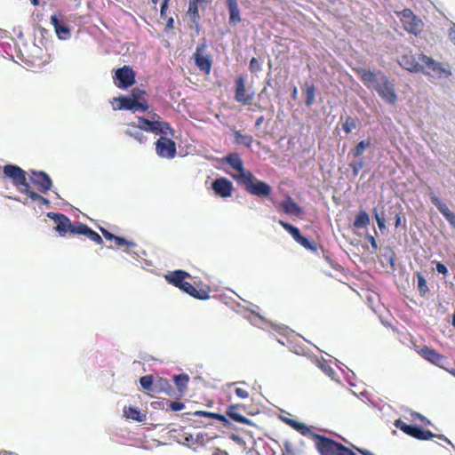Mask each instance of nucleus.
Listing matches in <instances>:
<instances>
[{
	"instance_id": "nucleus-11",
	"label": "nucleus",
	"mask_w": 455,
	"mask_h": 455,
	"mask_svg": "<svg viewBox=\"0 0 455 455\" xmlns=\"http://www.w3.org/2000/svg\"><path fill=\"white\" fill-rule=\"evenodd\" d=\"M278 223L293 237V239L299 243L300 245L313 251H316L317 245L316 243L310 242L307 238L301 235L300 231L298 228L292 226L291 224L280 220Z\"/></svg>"
},
{
	"instance_id": "nucleus-50",
	"label": "nucleus",
	"mask_w": 455,
	"mask_h": 455,
	"mask_svg": "<svg viewBox=\"0 0 455 455\" xmlns=\"http://www.w3.org/2000/svg\"><path fill=\"white\" fill-rule=\"evenodd\" d=\"M412 418L413 419H419L421 423H423L424 425H429L430 424V420H428L426 417H424L423 415L418 413V412H414L412 414Z\"/></svg>"
},
{
	"instance_id": "nucleus-24",
	"label": "nucleus",
	"mask_w": 455,
	"mask_h": 455,
	"mask_svg": "<svg viewBox=\"0 0 455 455\" xmlns=\"http://www.w3.org/2000/svg\"><path fill=\"white\" fill-rule=\"evenodd\" d=\"M226 4L229 12V24L236 25L241 22L242 19L237 0H226Z\"/></svg>"
},
{
	"instance_id": "nucleus-62",
	"label": "nucleus",
	"mask_w": 455,
	"mask_h": 455,
	"mask_svg": "<svg viewBox=\"0 0 455 455\" xmlns=\"http://www.w3.org/2000/svg\"><path fill=\"white\" fill-rule=\"evenodd\" d=\"M263 122H264V116H259V117L256 120V122H255V127H256V128L259 127Z\"/></svg>"
},
{
	"instance_id": "nucleus-48",
	"label": "nucleus",
	"mask_w": 455,
	"mask_h": 455,
	"mask_svg": "<svg viewBox=\"0 0 455 455\" xmlns=\"http://www.w3.org/2000/svg\"><path fill=\"white\" fill-rule=\"evenodd\" d=\"M435 268H436V271L442 275H446L448 274V268L446 267V266L441 262H435Z\"/></svg>"
},
{
	"instance_id": "nucleus-43",
	"label": "nucleus",
	"mask_w": 455,
	"mask_h": 455,
	"mask_svg": "<svg viewBox=\"0 0 455 455\" xmlns=\"http://www.w3.org/2000/svg\"><path fill=\"white\" fill-rule=\"evenodd\" d=\"M250 70L251 73H257L261 70V66L259 60L256 58H251L250 60Z\"/></svg>"
},
{
	"instance_id": "nucleus-57",
	"label": "nucleus",
	"mask_w": 455,
	"mask_h": 455,
	"mask_svg": "<svg viewBox=\"0 0 455 455\" xmlns=\"http://www.w3.org/2000/svg\"><path fill=\"white\" fill-rule=\"evenodd\" d=\"M283 421L288 424L290 427H291L293 428V426H295L297 420L293 419H290V418H284L283 419Z\"/></svg>"
},
{
	"instance_id": "nucleus-8",
	"label": "nucleus",
	"mask_w": 455,
	"mask_h": 455,
	"mask_svg": "<svg viewBox=\"0 0 455 455\" xmlns=\"http://www.w3.org/2000/svg\"><path fill=\"white\" fill-rule=\"evenodd\" d=\"M419 60L424 66V71L422 72L427 75L437 77L449 76L451 75V72L444 68L441 63L425 54H419Z\"/></svg>"
},
{
	"instance_id": "nucleus-22",
	"label": "nucleus",
	"mask_w": 455,
	"mask_h": 455,
	"mask_svg": "<svg viewBox=\"0 0 455 455\" xmlns=\"http://www.w3.org/2000/svg\"><path fill=\"white\" fill-rule=\"evenodd\" d=\"M188 277H190V275L184 270H175L165 275L166 281L179 289L182 287Z\"/></svg>"
},
{
	"instance_id": "nucleus-40",
	"label": "nucleus",
	"mask_w": 455,
	"mask_h": 455,
	"mask_svg": "<svg viewBox=\"0 0 455 455\" xmlns=\"http://www.w3.org/2000/svg\"><path fill=\"white\" fill-rule=\"evenodd\" d=\"M159 125L161 126L164 132H162V136L167 137V135H170L172 137L174 136V129L171 126V124L168 122L161 121L159 119Z\"/></svg>"
},
{
	"instance_id": "nucleus-14",
	"label": "nucleus",
	"mask_w": 455,
	"mask_h": 455,
	"mask_svg": "<svg viewBox=\"0 0 455 455\" xmlns=\"http://www.w3.org/2000/svg\"><path fill=\"white\" fill-rule=\"evenodd\" d=\"M30 180L43 194L47 193L52 186L49 175L42 171H31Z\"/></svg>"
},
{
	"instance_id": "nucleus-29",
	"label": "nucleus",
	"mask_w": 455,
	"mask_h": 455,
	"mask_svg": "<svg viewBox=\"0 0 455 455\" xmlns=\"http://www.w3.org/2000/svg\"><path fill=\"white\" fill-rule=\"evenodd\" d=\"M235 142L251 148L253 142V137L250 134H243L240 131L234 132Z\"/></svg>"
},
{
	"instance_id": "nucleus-9",
	"label": "nucleus",
	"mask_w": 455,
	"mask_h": 455,
	"mask_svg": "<svg viewBox=\"0 0 455 455\" xmlns=\"http://www.w3.org/2000/svg\"><path fill=\"white\" fill-rule=\"evenodd\" d=\"M156 152L162 158L172 159L177 154L176 143L172 139L161 136L156 141Z\"/></svg>"
},
{
	"instance_id": "nucleus-47",
	"label": "nucleus",
	"mask_w": 455,
	"mask_h": 455,
	"mask_svg": "<svg viewBox=\"0 0 455 455\" xmlns=\"http://www.w3.org/2000/svg\"><path fill=\"white\" fill-rule=\"evenodd\" d=\"M169 406H170L171 410L173 411H181L185 407L183 403L177 402V401L171 402Z\"/></svg>"
},
{
	"instance_id": "nucleus-30",
	"label": "nucleus",
	"mask_w": 455,
	"mask_h": 455,
	"mask_svg": "<svg viewBox=\"0 0 455 455\" xmlns=\"http://www.w3.org/2000/svg\"><path fill=\"white\" fill-rule=\"evenodd\" d=\"M370 223L369 214L365 211L360 212L355 217L353 226L356 229L365 228Z\"/></svg>"
},
{
	"instance_id": "nucleus-17",
	"label": "nucleus",
	"mask_w": 455,
	"mask_h": 455,
	"mask_svg": "<svg viewBox=\"0 0 455 455\" xmlns=\"http://www.w3.org/2000/svg\"><path fill=\"white\" fill-rule=\"evenodd\" d=\"M401 67L405 68L410 72H420L424 71V66L421 61L419 60V55L415 56L412 53L403 54L400 57L398 60Z\"/></svg>"
},
{
	"instance_id": "nucleus-51",
	"label": "nucleus",
	"mask_w": 455,
	"mask_h": 455,
	"mask_svg": "<svg viewBox=\"0 0 455 455\" xmlns=\"http://www.w3.org/2000/svg\"><path fill=\"white\" fill-rule=\"evenodd\" d=\"M282 455H294L291 444L289 442L284 443V449Z\"/></svg>"
},
{
	"instance_id": "nucleus-35",
	"label": "nucleus",
	"mask_w": 455,
	"mask_h": 455,
	"mask_svg": "<svg viewBox=\"0 0 455 455\" xmlns=\"http://www.w3.org/2000/svg\"><path fill=\"white\" fill-rule=\"evenodd\" d=\"M141 387L149 392H155L156 387L154 385V378L152 375H145L140 379Z\"/></svg>"
},
{
	"instance_id": "nucleus-45",
	"label": "nucleus",
	"mask_w": 455,
	"mask_h": 455,
	"mask_svg": "<svg viewBox=\"0 0 455 455\" xmlns=\"http://www.w3.org/2000/svg\"><path fill=\"white\" fill-rule=\"evenodd\" d=\"M115 243H116V245L117 247H122V246H124V245H128V246H134L135 245L133 243L128 242L124 238L120 237V236H116V237Z\"/></svg>"
},
{
	"instance_id": "nucleus-18",
	"label": "nucleus",
	"mask_w": 455,
	"mask_h": 455,
	"mask_svg": "<svg viewBox=\"0 0 455 455\" xmlns=\"http://www.w3.org/2000/svg\"><path fill=\"white\" fill-rule=\"evenodd\" d=\"M204 45L198 46L194 53V59L196 65L198 68L204 71L205 74H210L212 69V60L209 56L202 53Z\"/></svg>"
},
{
	"instance_id": "nucleus-56",
	"label": "nucleus",
	"mask_w": 455,
	"mask_h": 455,
	"mask_svg": "<svg viewBox=\"0 0 455 455\" xmlns=\"http://www.w3.org/2000/svg\"><path fill=\"white\" fill-rule=\"evenodd\" d=\"M165 20H166V28H168V29L172 28H173V24H174L173 18L172 17H169V18L166 17Z\"/></svg>"
},
{
	"instance_id": "nucleus-63",
	"label": "nucleus",
	"mask_w": 455,
	"mask_h": 455,
	"mask_svg": "<svg viewBox=\"0 0 455 455\" xmlns=\"http://www.w3.org/2000/svg\"><path fill=\"white\" fill-rule=\"evenodd\" d=\"M158 383L161 387H164V385L167 386L169 388H171L168 381L166 379H158Z\"/></svg>"
},
{
	"instance_id": "nucleus-58",
	"label": "nucleus",
	"mask_w": 455,
	"mask_h": 455,
	"mask_svg": "<svg viewBox=\"0 0 455 455\" xmlns=\"http://www.w3.org/2000/svg\"><path fill=\"white\" fill-rule=\"evenodd\" d=\"M283 421L288 424L290 427H291L293 428V426H295L297 420L293 419H290V418H284L283 419Z\"/></svg>"
},
{
	"instance_id": "nucleus-23",
	"label": "nucleus",
	"mask_w": 455,
	"mask_h": 455,
	"mask_svg": "<svg viewBox=\"0 0 455 455\" xmlns=\"http://www.w3.org/2000/svg\"><path fill=\"white\" fill-rule=\"evenodd\" d=\"M183 291L187 292L190 296L198 299H207L210 298L209 296V290L205 289H200L197 290L196 287H194L190 283L185 282V283L180 288Z\"/></svg>"
},
{
	"instance_id": "nucleus-49",
	"label": "nucleus",
	"mask_w": 455,
	"mask_h": 455,
	"mask_svg": "<svg viewBox=\"0 0 455 455\" xmlns=\"http://www.w3.org/2000/svg\"><path fill=\"white\" fill-rule=\"evenodd\" d=\"M132 138L135 139L140 143H144L147 140L146 136L141 132V131L132 134Z\"/></svg>"
},
{
	"instance_id": "nucleus-64",
	"label": "nucleus",
	"mask_w": 455,
	"mask_h": 455,
	"mask_svg": "<svg viewBox=\"0 0 455 455\" xmlns=\"http://www.w3.org/2000/svg\"><path fill=\"white\" fill-rule=\"evenodd\" d=\"M185 441L187 442V445L190 446V445H191L190 442H192V441H193V437H192V435H190L189 436H187V437L185 438Z\"/></svg>"
},
{
	"instance_id": "nucleus-61",
	"label": "nucleus",
	"mask_w": 455,
	"mask_h": 455,
	"mask_svg": "<svg viewBox=\"0 0 455 455\" xmlns=\"http://www.w3.org/2000/svg\"><path fill=\"white\" fill-rule=\"evenodd\" d=\"M401 219H402L401 214L397 213L395 215V228H398L401 225Z\"/></svg>"
},
{
	"instance_id": "nucleus-4",
	"label": "nucleus",
	"mask_w": 455,
	"mask_h": 455,
	"mask_svg": "<svg viewBox=\"0 0 455 455\" xmlns=\"http://www.w3.org/2000/svg\"><path fill=\"white\" fill-rule=\"evenodd\" d=\"M371 85L387 103L395 105L397 96L395 85L380 72H371Z\"/></svg>"
},
{
	"instance_id": "nucleus-39",
	"label": "nucleus",
	"mask_w": 455,
	"mask_h": 455,
	"mask_svg": "<svg viewBox=\"0 0 455 455\" xmlns=\"http://www.w3.org/2000/svg\"><path fill=\"white\" fill-rule=\"evenodd\" d=\"M356 127V120L351 116H347L342 124V129L346 133L351 132Z\"/></svg>"
},
{
	"instance_id": "nucleus-1",
	"label": "nucleus",
	"mask_w": 455,
	"mask_h": 455,
	"mask_svg": "<svg viewBox=\"0 0 455 455\" xmlns=\"http://www.w3.org/2000/svg\"><path fill=\"white\" fill-rule=\"evenodd\" d=\"M47 216L55 222V230L60 235L65 236L67 234L83 235L97 244H103L101 236L86 224L79 221L72 222L70 219L63 213L49 212Z\"/></svg>"
},
{
	"instance_id": "nucleus-12",
	"label": "nucleus",
	"mask_w": 455,
	"mask_h": 455,
	"mask_svg": "<svg viewBox=\"0 0 455 455\" xmlns=\"http://www.w3.org/2000/svg\"><path fill=\"white\" fill-rule=\"evenodd\" d=\"M116 85L126 89L135 83V72L130 66H124L116 71Z\"/></svg>"
},
{
	"instance_id": "nucleus-53",
	"label": "nucleus",
	"mask_w": 455,
	"mask_h": 455,
	"mask_svg": "<svg viewBox=\"0 0 455 455\" xmlns=\"http://www.w3.org/2000/svg\"><path fill=\"white\" fill-rule=\"evenodd\" d=\"M168 6L169 4H161V8H160V17L161 19L163 20H165L166 19V12L168 10Z\"/></svg>"
},
{
	"instance_id": "nucleus-55",
	"label": "nucleus",
	"mask_w": 455,
	"mask_h": 455,
	"mask_svg": "<svg viewBox=\"0 0 455 455\" xmlns=\"http://www.w3.org/2000/svg\"><path fill=\"white\" fill-rule=\"evenodd\" d=\"M449 38L455 44V24L451 26L449 31Z\"/></svg>"
},
{
	"instance_id": "nucleus-15",
	"label": "nucleus",
	"mask_w": 455,
	"mask_h": 455,
	"mask_svg": "<svg viewBox=\"0 0 455 455\" xmlns=\"http://www.w3.org/2000/svg\"><path fill=\"white\" fill-rule=\"evenodd\" d=\"M224 161L237 172L236 174H232V178L235 180L238 183L240 182L241 176L243 174L251 172V171L245 170L243 166V162L237 153H231L227 155L224 157Z\"/></svg>"
},
{
	"instance_id": "nucleus-34",
	"label": "nucleus",
	"mask_w": 455,
	"mask_h": 455,
	"mask_svg": "<svg viewBox=\"0 0 455 455\" xmlns=\"http://www.w3.org/2000/svg\"><path fill=\"white\" fill-rule=\"evenodd\" d=\"M305 104L307 107H310L315 102V86L312 84H307L305 88Z\"/></svg>"
},
{
	"instance_id": "nucleus-7",
	"label": "nucleus",
	"mask_w": 455,
	"mask_h": 455,
	"mask_svg": "<svg viewBox=\"0 0 455 455\" xmlns=\"http://www.w3.org/2000/svg\"><path fill=\"white\" fill-rule=\"evenodd\" d=\"M400 20L403 28L413 35H419L423 29V22L411 9H403L400 12Z\"/></svg>"
},
{
	"instance_id": "nucleus-2",
	"label": "nucleus",
	"mask_w": 455,
	"mask_h": 455,
	"mask_svg": "<svg viewBox=\"0 0 455 455\" xmlns=\"http://www.w3.org/2000/svg\"><path fill=\"white\" fill-rule=\"evenodd\" d=\"M4 178L12 180L17 189L29 197L32 201H38L43 204H48L49 200L32 190L27 180V172L18 165L6 164L3 167Z\"/></svg>"
},
{
	"instance_id": "nucleus-20",
	"label": "nucleus",
	"mask_w": 455,
	"mask_h": 455,
	"mask_svg": "<svg viewBox=\"0 0 455 455\" xmlns=\"http://www.w3.org/2000/svg\"><path fill=\"white\" fill-rule=\"evenodd\" d=\"M419 355L424 359L438 366L442 365L446 360L444 355L439 354L436 350L427 346L420 349Z\"/></svg>"
},
{
	"instance_id": "nucleus-6",
	"label": "nucleus",
	"mask_w": 455,
	"mask_h": 455,
	"mask_svg": "<svg viewBox=\"0 0 455 455\" xmlns=\"http://www.w3.org/2000/svg\"><path fill=\"white\" fill-rule=\"evenodd\" d=\"M394 425L396 428L400 429L404 434L411 437H414L418 440L427 441L434 437H437L441 440L450 443L449 439L443 435H435L432 433L430 430H425L419 427L408 425L405 422H403L401 419H396Z\"/></svg>"
},
{
	"instance_id": "nucleus-44",
	"label": "nucleus",
	"mask_w": 455,
	"mask_h": 455,
	"mask_svg": "<svg viewBox=\"0 0 455 455\" xmlns=\"http://www.w3.org/2000/svg\"><path fill=\"white\" fill-rule=\"evenodd\" d=\"M128 128L127 130L124 132L125 134L129 137H132V134L133 133H136L138 132L139 131H140L138 127H137V124L135 122H132V123H129L127 124Z\"/></svg>"
},
{
	"instance_id": "nucleus-60",
	"label": "nucleus",
	"mask_w": 455,
	"mask_h": 455,
	"mask_svg": "<svg viewBox=\"0 0 455 455\" xmlns=\"http://www.w3.org/2000/svg\"><path fill=\"white\" fill-rule=\"evenodd\" d=\"M376 219L378 221V225L380 230L385 228V220L383 219H380L378 215H376Z\"/></svg>"
},
{
	"instance_id": "nucleus-31",
	"label": "nucleus",
	"mask_w": 455,
	"mask_h": 455,
	"mask_svg": "<svg viewBox=\"0 0 455 455\" xmlns=\"http://www.w3.org/2000/svg\"><path fill=\"white\" fill-rule=\"evenodd\" d=\"M198 4L199 2H196V0H191L189 2V6L188 10V15L189 16L191 21L197 25L198 20L200 19L199 11H198Z\"/></svg>"
},
{
	"instance_id": "nucleus-3",
	"label": "nucleus",
	"mask_w": 455,
	"mask_h": 455,
	"mask_svg": "<svg viewBox=\"0 0 455 455\" xmlns=\"http://www.w3.org/2000/svg\"><path fill=\"white\" fill-rule=\"evenodd\" d=\"M313 441L321 455H355L343 444L322 435H313Z\"/></svg>"
},
{
	"instance_id": "nucleus-16",
	"label": "nucleus",
	"mask_w": 455,
	"mask_h": 455,
	"mask_svg": "<svg viewBox=\"0 0 455 455\" xmlns=\"http://www.w3.org/2000/svg\"><path fill=\"white\" fill-rule=\"evenodd\" d=\"M214 193L223 198L230 197L234 191L233 183L227 178H218L212 183Z\"/></svg>"
},
{
	"instance_id": "nucleus-21",
	"label": "nucleus",
	"mask_w": 455,
	"mask_h": 455,
	"mask_svg": "<svg viewBox=\"0 0 455 455\" xmlns=\"http://www.w3.org/2000/svg\"><path fill=\"white\" fill-rule=\"evenodd\" d=\"M243 407L239 404L230 405L227 409V415L234 421L251 425V422L243 414Z\"/></svg>"
},
{
	"instance_id": "nucleus-52",
	"label": "nucleus",
	"mask_w": 455,
	"mask_h": 455,
	"mask_svg": "<svg viewBox=\"0 0 455 455\" xmlns=\"http://www.w3.org/2000/svg\"><path fill=\"white\" fill-rule=\"evenodd\" d=\"M100 231L103 235V236L107 239V240H114L116 239V235H115L114 234L110 233L109 231H108L107 229H104V228H100Z\"/></svg>"
},
{
	"instance_id": "nucleus-42",
	"label": "nucleus",
	"mask_w": 455,
	"mask_h": 455,
	"mask_svg": "<svg viewBox=\"0 0 455 455\" xmlns=\"http://www.w3.org/2000/svg\"><path fill=\"white\" fill-rule=\"evenodd\" d=\"M369 146L368 142L361 141L352 151V154L355 157H358L361 156L365 150L366 147Z\"/></svg>"
},
{
	"instance_id": "nucleus-13",
	"label": "nucleus",
	"mask_w": 455,
	"mask_h": 455,
	"mask_svg": "<svg viewBox=\"0 0 455 455\" xmlns=\"http://www.w3.org/2000/svg\"><path fill=\"white\" fill-rule=\"evenodd\" d=\"M133 100L131 99V97H125V96H120L117 98H114L112 104L113 108L115 110H132L133 112H136L138 110L141 112H147L148 111L149 106L142 105V104H133Z\"/></svg>"
},
{
	"instance_id": "nucleus-10",
	"label": "nucleus",
	"mask_w": 455,
	"mask_h": 455,
	"mask_svg": "<svg viewBox=\"0 0 455 455\" xmlns=\"http://www.w3.org/2000/svg\"><path fill=\"white\" fill-rule=\"evenodd\" d=\"M235 100L243 105L249 106L254 100V93L249 92L245 87V78L243 76H239L235 83Z\"/></svg>"
},
{
	"instance_id": "nucleus-19",
	"label": "nucleus",
	"mask_w": 455,
	"mask_h": 455,
	"mask_svg": "<svg viewBox=\"0 0 455 455\" xmlns=\"http://www.w3.org/2000/svg\"><path fill=\"white\" fill-rule=\"evenodd\" d=\"M432 204L438 209V211L443 215L446 220L455 228V213L452 212L448 206L443 203L436 196L433 195L430 196Z\"/></svg>"
},
{
	"instance_id": "nucleus-59",
	"label": "nucleus",
	"mask_w": 455,
	"mask_h": 455,
	"mask_svg": "<svg viewBox=\"0 0 455 455\" xmlns=\"http://www.w3.org/2000/svg\"><path fill=\"white\" fill-rule=\"evenodd\" d=\"M283 421L288 424L290 427H291L293 428V426H295L297 420L293 419H290V418H284L283 419Z\"/></svg>"
},
{
	"instance_id": "nucleus-41",
	"label": "nucleus",
	"mask_w": 455,
	"mask_h": 455,
	"mask_svg": "<svg viewBox=\"0 0 455 455\" xmlns=\"http://www.w3.org/2000/svg\"><path fill=\"white\" fill-rule=\"evenodd\" d=\"M418 289L421 294H425L427 291V281L425 277L418 273Z\"/></svg>"
},
{
	"instance_id": "nucleus-36",
	"label": "nucleus",
	"mask_w": 455,
	"mask_h": 455,
	"mask_svg": "<svg viewBox=\"0 0 455 455\" xmlns=\"http://www.w3.org/2000/svg\"><path fill=\"white\" fill-rule=\"evenodd\" d=\"M173 380L178 389L180 392H183L187 388L188 383L189 381V377L187 374H180L174 376Z\"/></svg>"
},
{
	"instance_id": "nucleus-25",
	"label": "nucleus",
	"mask_w": 455,
	"mask_h": 455,
	"mask_svg": "<svg viewBox=\"0 0 455 455\" xmlns=\"http://www.w3.org/2000/svg\"><path fill=\"white\" fill-rule=\"evenodd\" d=\"M280 207L283 210L286 214L299 216L302 212L301 207L295 203L291 197L283 201L280 204Z\"/></svg>"
},
{
	"instance_id": "nucleus-46",
	"label": "nucleus",
	"mask_w": 455,
	"mask_h": 455,
	"mask_svg": "<svg viewBox=\"0 0 455 455\" xmlns=\"http://www.w3.org/2000/svg\"><path fill=\"white\" fill-rule=\"evenodd\" d=\"M235 395L242 399H246L249 397V392L242 387H237L235 390Z\"/></svg>"
},
{
	"instance_id": "nucleus-32",
	"label": "nucleus",
	"mask_w": 455,
	"mask_h": 455,
	"mask_svg": "<svg viewBox=\"0 0 455 455\" xmlns=\"http://www.w3.org/2000/svg\"><path fill=\"white\" fill-rule=\"evenodd\" d=\"M146 92L140 88L132 89L131 92V99L133 100V104H144L149 106L148 101L145 100Z\"/></svg>"
},
{
	"instance_id": "nucleus-28",
	"label": "nucleus",
	"mask_w": 455,
	"mask_h": 455,
	"mask_svg": "<svg viewBox=\"0 0 455 455\" xmlns=\"http://www.w3.org/2000/svg\"><path fill=\"white\" fill-rule=\"evenodd\" d=\"M191 415H193L195 417H204L207 419H217V420L222 422L224 425L228 423V420L227 419L226 416L220 414V413L209 412V411H196L191 413Z\"/></svg>"
},
{
	"instance_id": "nucleus-26",
	"label": "nucleus",
	"mask_w": 455,
	"mask_h": 455,
	"mask_svg": "<svg viewBox=\"0 0 455 455\" xmlns=\"http://www.w3.org/2000/svg\"><path fill=\"white\" fill-rule=\"evenodd\" d=\"M51 23L54 27L55 32L60 39H67L70 35V30L68 26L60 23L56 15L51 16Z\"/></svg>"
},
{
	"instance_id": "nucleus-54",
	"label": "nucleus",
	"mask_w": 455,
	"mask_h": 455,
	"mask_svg": "<svg viewBox=\"0 0 455 455\" xmlns=\"http://www.w3.org/2000/svg\"><path fill=\"white\" fill-rule=\"evenodd\" d=\"M326 259L334 269H336L337 271L342 270V267L339 263H335L332 259L329 258H326Z\"/></svg>"
},
{
	"instance_id": "nucleus-37",
	"label": "nucleus",
	"mask_w": 455,
	"mask_h": 455,
	"mask_svg": "<svg viewBox=\"0 0 455 455\" xmlns=\"http://www.w3.org/2000/svg\"><path fill=\"white\" fill-rule=\"evenodd\" d=\"M153 122H154V119L153 120H148L146 117L138 116L137 117V122H135V123L137 124V127L140 131H144V132H150L149 128L151 127Z\"/></svg>"
},
{
	"instance_id": "nucleus-5",
	"label": "nucleus",
	"mask_w": 455,
	"mask_h": 455,
	"mask_svg": "<svg viewBox=\"0 0 455 455\" xmlns=\"http://www.w3.org/2000/svg\"><path fill=\"white\" fill-rule=\"evenodd\" d=\"M239 184L242 185L249 194L258 197L267 198L272 193L271 186L265 181L256 179L252 172L243 174Z\"/></svg>"
},
{
	"instance_id": "nucleus-27",
	"label": "nucleus",
	"mask_w": 455,
	"mask_h": 455,
	"mask_svg": "<svg viewBox=\"0 0 455 455\" xmlns=\"http://www.w3.org/2000/svg\"><path fill=\"white\" fill-rule=\"evenodd\" d=\"M124 416L128 419H132L137 422H142L146 419V414L142 413L138 408L136 407H124L123 410Z\"/></svg>"
},
{
	"instance_id": "nucleus-38",
	"label": "nucleus",
	"mask_w": 455,
	"mask_h": 455,
	"mask_svg": "<svg viewBox=\"0 0 455 455\" xmlns=\"http://www.w3.org/2000/svg\"><path fill=\"white\" fill-rule=\"evenodd\" d=\"M152 118H155V119H154V122H153L151 127L149 128V130H150L149 132L162 136V132H164V131L162 130L161 126L159 125L160 116L157 114L154 113Z\"/></svg>"
},
{
	"instance_id": "nucleus-33",
	"label": "nucleus",
	"mask_w": 455,
	"mask_h": 455,
	"mask_svg": "<svg viewBox=\"0 0 455 455\" xmlns=\"http://www.w3.org/2000/svg\"><path fill=\"white\" fill-rule=\"evenodd\" d=\"M293 429L298 431L304 436H309L313 440V435H317L311 430V427L307 426L306 424L297 421L295 426H293Z\"/></svg>"
}]
</instances>
